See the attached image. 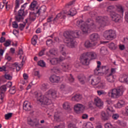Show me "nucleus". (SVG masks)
Wrapping results in <instances>:
<instances>
[{"instance_id": "f257e3e1", "label": "nucleus", "mask_w": 128, "mask_h": 128, "mask_svg": "<svg viewBox=\"0 0 128 128\" xmlns=\"http://www.w3.org/2000/svg\"><path fill=\"white\" fill-rule=\"evenodd\" d=\"M58 92L54 89H50L47 91L44 95H42L38 92H34V96L38 104H40L42 106H50L52 104V98H56L58 96L56 94Z\"/></svg>"}, {"instance_id": "37998d69", "label": "nucleus", "mask_w": 128, "mask_h": 128, "mask_svg": "<svg viewBox=\"0 0 128 128\" xmlns=\"http://www.w3.org/2000/svg\"><path fill=\"white\" fill-rule=\"evenodd\" d=\"M16 92V86H14L12 88H10L9 90V92L10 94H14V93Z\"/></svg>"}, {"instance_id": "2eb2a0df", "label": "nucleus", "mask_w": 128, "mask_h": 128, "mask_svg": "<svg viewBox=\"0 0 128 128\" xmlns=\"http://www.w3.org/2000/svg\"><path fill=\"white\" fill-rule=\"evenodd\" d=\"M6 87L4 84L0 87V100H4V94L6 92Z\"/></svg>"}, {"instance_id": "aec40b11", "label": "nucleus", "mask_w": 128, "mask_h": 128, "mask_svg": "<svg viewBox=\"0 0 128 128\" xmlns=\"http://www.w3.org/2000/svg\"><path fill=\"white\" fill-rule=\"evenodd\" d=\"M106 82H110V84H112V82H114V75H112V74H109L106 76Z\"/></svg>"}, {"instance_id": "774afa93", "label": "nucleus", "mask_w": 128, "mask_h": 128, "mask_svg": "<svg viewBox=\"0 0 128 128\" xmlns=\"http://www.w3.org/2000/svg\"><path fill=\"white\" fill-rule=\"evenodd\" d=\"M68 128H76V124H70L68 126Z\"/></svg>"}, {"instance_id": "a878e982", "label": "nucleus", "mask_w": 128, "mask_h": 128, "mask_svg": "<svg viewBox=\"0 0 128 128\" xmlns=\"http://www.w3.org/2000/svg\"><path fill=\"white\" fill-rule=\"evenodd\" d=\"M100 54L102 56H106L108 54V48L106 47L102 46L100 49Z\"/></svg>"}, {"instance_id": "69168bd1", "label": "nucleus", "mask_w": 128, "mask_h": 128, "mask_svg": "<svg viewBox=\"0 0 128 128\" xmlns=\"http://www.w3.org/2000/svg\"><path fill=\"white\" fill-rule=\"evenodd\" d=\"M4 85L6 86V88H12V82H8L6 84Z\"/></svg>"}, {"instance_id": "1a4fd4ad", "label": "nucleus", "mask_w": 128, "mask_h": 128, "mask_svg": "<svg viewBox=\"0 0 128 128\" xmlns=\"http://www.w3.org/2000/svg\"><path fill=\"white\" fill-rule=\"evenodd\" d=\"M46 12V6H42L40 8H38V7L35 8L33 14L40 16V14H44Z\"/></svg>"}, {"instance_id": "c85d7f7f", "label": "nucleus", "mask_w": 128, "mask_h": 128, "mask_svg": "<svg viewBox=\"0 0 128 128\" xmlns=\"http://www.w3.org/2000/svg\"><path fill=\"white\" fill-rule=\"evenodd\" d=\"M84 46L85 48H92V46H94V43L90 42V40H87L84 43Z\"/></svg>"}, {"instance_id": "8fccbe9b", "label": "nucleus", "mask_w": 128, "mask_h": 128, "mask_svg": "<svg viewBox=\"0 0 128 128\" xmlns=\"http://www.w3.org/2000/svg\"><path fill=\"white\" fill-rule=\"evenodd\" d=\"M13 66H16V70L17 72H20V66H18V62L14 63V64H13Z\"/></svg>"}, {"instance_id": "f704fd0d", "label": "nucleus", "mask_w": 128, "mask_h": 128, "mask_svg": "<svg viewBox=\"0 0 128 128\" xmlns=\"http://www.w3.org/2000/svg\"><path fill=\"white\" fill-rule=\"evenodd\" d=\"M126 103L124 102V100H120L118 101V102L117 103V106L118 108H120L124 106V104Z\"/></svg>"}, {"instance_id": "393cba45", "label": "nucleus", "mask_w": 128, "mask_h": 128, "mask_svg": "<svg viewBox=\"0 0 128 128\" xmlns=\"http://www.w3.org/2000/svg\"><path fill=\"white\" fill-rule=\"evenodd\" d=\"M66 14L71 16H76V10L74 8H72L70 10L69 12H66Z\"/></svg>"}, {"instance_id": "c756f323", "label": "nucleus", "mask_w": 128, "mask_h": 128, "mask_svg": "<svg viewBox=\"0 0 128 128\" xmlns=\"http://www.w3.org/2000/svg\"><path fill=\"white\" fill-rule=\"evenodd\" d=\"M36 4H38V2H36V0H33L30 6V8L34 10V8H35L36 6Z\"/></svg>"}, {"instance_id": "680f3d73", "label": "nucleus", "mask_w": 128, "mask_h": 128, "mask_svg": "<svg viewBox=\"0 0 128 128\" xmlns=\"http://www.w3.org/2000/svg\"><path fill=\"white\" fill-rule=\"evenodd\" d=\"M118 118H120V115L118 114H114L112 116V118H113V120H118Z\"/></svg>"}, {"instance_id": "20e7f679", "label": "nucleus", "mask_w": 128, "mask_h": 128, "mask_svg": "<svg viewBox=\"0 0 128 128\" xmlns=\"http://www.w3.org/2000/svg\"><path fill=\"white\" fill-rule=\"evenodd\" d=\"M90 58L91 60L96 58V54L94 52H89L84 53L80 57V61L84 66H88L90 64Z\"/></svg>"}, {"instance_id": "3c124183", "label": "nucleus", "mask_w": 128, "mask_h": 128, "mask_svg": "<svg viewBox=\"0 0 128 128\" xmlns=\"http://www.w3.org/2000/svg\"><path fill=\"white\" fill-rule=\"evenodd\" d=\"M12 116V113H8L4 115L5 120H10Z\"/></svg>"}, {"instance_id": "13d9d810", "label": "nucleus", "mask_w": 128, "mask_h": 128, "mask_svg": "<svg viewBox=\"0 0 128 128\" xmlns=\"http://www.w3.org/2000/svg\"><path fill=\"white\" fill-rule=\"evenodd\" d=\"M117 8L118 12H121V14H124V8H122V6H117Z\"/></svg>"}, {"instance_id": "5701e85b", "label": "nucleus", "mask_w": 128, "mask_h": 128, "mask_svg": "<svg viewBox=\"0 0 128 128\" xmlns=\"http://www.w3.org/2000/svg\"><path fill=\"white\" fill-rule=\"evenodd\" d=\"M65 14H66V11H62L56 16L54 20L56 21L58 18H66Z\"/></svg>"}, {"instance_id": "4d7b16f0", "label": "nucleus", "mask_w": 128, "mask_h": 128, "mask_svg": "<svg viewBox=\"0 0 128 128\" xmlns=\"http://www.w3.org/2000/svg\"><path fill=\"white\" fill-rule=\"evenodd\" d=\"M16 22L18 21L16 20L12 23V28H18V24Z\"/></svg>"}, {"instance_id": "a211bd4d", "label": "nucleus", "mask_w": 128, "mask_h": 128, "mask_svg": "<svg viewBox=\"0 0 128 128\" xmlns=\"http://www.w3.org/2000/svg\"><path fill=\"white\" fill-rule=\"evenodd\" d=\"M94 104L98 108H100L102 106H104V102H102V100L98 97L94 98Z\"/></svg>"}, {"instance_id": "6ab92c4d", "label": "nucleus", "mask_w": 128, "mask_h": 128, "mask_svg": "<svg viewBox=\"0 0 128 128\" xmlns=\"http://www.w3.org/2000/svg\"><path fill=\"white\" fill-rule=\"evenodd\" d=\"M110 115L108 114V112H101V118L102 120H104V122L106 120H110Z\"/></svg>"}, {"instance_id": "4468645a", "label": "nucleus", "mask_w": 128, "mask_h": 128, "mask_svg": "<svg viewBox=\"0 0 128 128\" xmlns=\"http://www.w3.org/2000/svg\"><path fill=\"white\" fill-rule=\"evenodd\" d=\"M50 82L53 84L56 83L58 84L60 82V77L57 76L56 75H52L49 78Z\"/></svg>"}, {"instance_id": "a19ab883", "label": "nucleus", "mask_w": 128, "mask_h": 128, "mask_svg": "<svg viewBox=\"0 0 128 128\" xmlns=\"http://www.w3.org/2000/svg\"><path fill=\"white\" fill-rule=\"evenodd\" d=\"M10 44H12V40H7L4 44V46H5V48H8V46H10Z\"/></svg>"}, {"instance_id": "6e6d98bb", "label": "nucleus", "mask_w": 128, "mask_h": 128, "mask_svg": "<svg viewBox=\"0 0 128 128\" xmlns=\"http://www.w3.org/2000/svg\"><path fill=\"white\" fill-rule=\"evenodd\" d=\"M114 125L110 123L107 122L104 124V128H112Z\"/></svg>"}, {"instance_id": "338daca9", "label": "nucleus", "mask_w": 128, "mask_h": 128, "mask_svg": "<svg viewBox=\"0 0 128 128\" xmlns=\"http://www.w3.org/2000/svg\"><path fill=\"white\" fill-rule=\"evenodd\" d=\"M60 51L62 52H64V44H60L59 46Z\"/></svg>"}, {"instance_id": "58836bf2", "label": "nucleus", "mask_w": 128, "mask_h": 128, "mask_svg": "<svg viewBox=\"0 0 128 128\" xmlns=\"http://www.w3.org/2000/svg\"><path fill=\"white\" fill-rule=\"evenodd\" d=\"M108 46H109V48L112 50H116V48H117L116 45L112 42L109 44Z\"/></svg>"}, {"instance_id": "e2e57ef3", "label": "nucleus", "mask_w": 128, "mask_h": 128, "mask_svg": "<svg viewBox=\"0 0 128 128\" xmlns=\"http://www.w3.org/2000/svg\"><path fill=\"white\" fill-rule=\"evenodd\" d=\"M0 72H6V65L0 67Z\"/></svg>"}, {"instance_id": "09e8293b", "label": "nucleus", "mask_w": 128, "mask_h": 128, "mask_svg": "<svg viewBox=\"0 0 128 128\" xmlns=\"http://www.w3.org/2000/svg\"><path fill=\"white\" fill-rule=\"evenodd\" d=\"M113 10H114V6H110L107 8V11L109 12L110 14H112V12H114V11H112Z\"/></svg>"}, {"instance_id": "dca6fc26", "label": "nucleus", "mask_w": 128, "mask_h": 128, "mask_svg": "<svg viewBox=\"0 0 128 128\" xmlns=\"http://www.w3.org/2000/svg\"><path fill=\"white\" fill-rule=\"evenodd\" d=\"M100 82V78L98 76H94L91 80V84L92 86H98Z\"/></svg>"}, {"instance_id": "5fc2aeb1", "label": "nucleus", "mask_w": 128, "mask_h": 128, "mask_svg": "<svg viewBox=\"0 0 128 128\" xmlns=\"http://www.w3.org/2000/svg\"><path fill=\"white\" fill-rule=\"evenodd\" d=\"M97 88H104V86H106V84L104 82H100L98 84Z\"/></svg>"}, {"instance_id": "49530a36", "label": "nucleus", "mask_w": 128, "mask_h": 128, "mask_svg": "<svg viewBox=\"0 0 128 128\" xmlns=\"http://www.w3.org/2000/svg\"><path fill=\"white\" fill-rule=\"evenodd\" d=\"M97 94L98 96H106V92H104V90H98Z\"/></svg>"}, {"instance_id": "72a5a7b5", "label": "nucleus", "mask_w": 128, "mask_h": 128, "mask_svg": "<svg viewBox=\"0 0 128 128\" xmlns=\"http://www.w3.org/2000/svg\"><path fill=\"white\" fill-rule=\"evenodd\" d=\"M61 66L63 70H64V72H66V70H68L70 65L68 64L63 63L61 64Z\"/></svg>"}, {"instance_id": "cd10ccee", "label": "nucleus", "mask_w": 128, "mask_h": 128, "mask_svg": "<svg viewBox=\"0 0 128 128\" xmlns=\"http://www.w3.org/2000/svg\"><path fill=\"white\" fill-rule=\"evenodd\" d=\"M50 62L54 66L60 62V59H58V58H53L50 60Z\"/></svg>"}, {"instance_id": "0eeeda50", "label": "nucleus", "mask_w": 128, "mask_h": 128, "mask_svg": "<svg viewBox=\"0 0 128 128\" xmlns=\"http://www.w3.org/2000/svg\"><path fill=\"white\" fill-rule=\"evenodd\" d=\"M24 16H26V13L24 9L20 8L18 10L17 14L14 16L15 20L18 22H20L24 20Z\"/></svg>"}, {"instance_id": "f03ea898", "label": "nucleus", "mask_w": 128, "mask_h": 128, "mask_svg": "<svg viewBox=\"0 0 128 128\" xmlns=\"http://www.w3.org/2000/svg\"><path fill=\"white\" fill-rule=\"evenodd\" d=\"M82 32L80 30L76 31H66L64 34V42L66 44L68 48H74L76 46L74 38H80Z\"/></svg>"}, {"instance_id": "7c9ffc66", "label": "nucleus", "mask_w": 128, "mask_h": 128, "mask_svg": "<svg viewBox=\"0 0 128 128\" xmlns=\"http://www.w3.org/2000/svg\"><path fill=\"white\" fill-rule=\"evenodd\" d=\"M54 122H60V114L58 112H56L54 114Z\"/></svg>"}, {"instance_id": "9b49d317", "label": "nucleus", "mask_w": 128, "mask_h": 128, "mask_svg": "<svg viewBox=\"0 0 128 128\" xmlns=\"http://www.w3.org/2000/svg\"><path fill=\"white\" fill-rule=\"evenodd\" d=\"M110 16L112 18V20L115 22H118L120 20H122L120 15L116 14V12H112L110 14Z\"/></svg>"}, {"instance_id": "473e14b6", "label": "nucleus", "mask_w": 128, "mask_h": 128, "mask_svg": "<svg viewBox=\"0 0 128 128\" xmlns=\"http://www.w3.org/2000/svg\"><path fill=\"white\" fill-rule=\"evenodd\" d=\"M49 52L52 56H56L58 54V50L56 48H52L50 50Z\"/></svg>"}, {"instance_id": "79ce46f5", "label": "nucleus", "mask_w": 128, "mask_h": 128, "mask_svg": "<svg viewBox=\"0 0 128 128\" xmlns=\"http://www.w3.org/2000/svg\"><path fill=\"white\" fill-rule=\"evenodd\" d=\"M41 88L42 90H44V92H46V90H48V88H50V86H48V84H42Z\"/></svg>"}, {"instance_id": "4c0bfd02", "label": "nucleus", "mask_w": 128, "mask_h": 128, "mask_svg": "<svg viewBox=\"0 0 128 128\" xmlns=\"http://www.w3.org/2000/svg\"><path fill=\"white\" fill-rule=\"evenodd\" d=\"M38 40V36L35 35L33 36L32 39V44L33 46H36V42Z\"/></svg>"}, {"instance_id": "39448f33", "label": "nucleus", "mask_w": 128, "mask_h": 128, "mask_svg": "<svg viewBox=\"0 0 128 128\" xmlns=\"http://www.w3.org/2000/svg\"><path fill=\"white\" fill-rule=\"evenodd\" d=\"M122 94H124V87L120 86L117 88L110 90L108 96L112 98H118L120 96H122Z\"/></svg>"}, {"instance_id": "a18cd8bd", "label": "nucleus", "mask_w": 128, "mask_h": 128, "mask_svg": "<svg viewBox=\"0 0 128 128\" xmlns=\"http://www.w3.org/2000/svg\"><path fill=\"white\" fill-rule=\"evenodd\" d=\"M122 78L125 82L128 84V74H123Z\"/></svg>"}, {"instance_id": "b1692460", "label": "nucleus", "mask_w": 128, "mask_h": 128, "mask_svg": "<svg viewBox=\"0 0 128 128\" xmlns=\"http://www.w3.org/2000/svg\"><path fill=\"white\" fill-rule=\"evenodd\" d=\"M100 70L102 72V74H108V70H110V68L107 66H102Z\"/></svg>"}, {"instance_id": "ddd939ff", "label": "nucleus", "mask_w": 128, "mask_h": 128, "mask_svg": "<svg viewBox=\"0 0 128 128\" xmlns=\"http://www.w3.org/2000/svg\"><path fill=\"white\" fill-rule=\"evenodd\" d=\"M106 103L107 104V108H106V112H114V110L112 107V102L110 99H107L106 100Z\"/></svg>"}, {"instance_id": "2f4dec72", "label": "nucleus", "mask_w": 128, "mask_h": 128, "mask_svg": "<svg viewBox=\"0 0 128 128\" xmlns=\"http://www.w3.org/2000/svg\"><path fill=\"white\" fill-rule=\"evenodd\" d=\"M56 21V20H54V16H50L47 18V22L48 24H50V22H53V24H54Z\"/></svg>"}, {"instance_id": "864d4df0", "label": "nucleus", "mask_w": 128, "mask_h": 128, "mask_svg": "<svg viewBox=\"0 0 128 128\" xmlns=\"http://www.w3.org/2000/svg\"><path fill=\"white\" fill-rule=\"evenodd\" d=\"M46 44L48 46H50L52 44V40L48 39L46 42Z\"/></svg>"}, {"instance_id": "412c9836", "label": "nucleus", "mask_w": 128, "mask_h": 128, "mask_svg": "<svg viewBox=\"0 0 128 128\" xmlns=\"http://www.w3.org/2000/svg\"><path fill=\"white\" fill-rule=\"evenodd\" d=\"M90 40L92 42H96L100 38V35L96 33H94L90 35Z\"/></svg>"}, {"instance_id": "de8ad7c7", "label": "nucleus", "mask_w": 128, "mask_h": 128, "mask_svg": "<svg viewBox=\"0 0 128 128\" xmlns=\"http://www.w3.org/2000/svg\"><path fill=\"white\" fill-rule=\"evenodd\" d=\"M100 66H97L96 68L94 70V74L96 76H98L100 74Z\"/></svg>"}, {"instance_id": "423d86ee", "label": "nucleus", "mask_w": 128, "mask_h": 128, "mask_svg": "<svg viewBox=\"0 0 128 128\" xmlns=\"http://www.w3.org/2000/svg\"><path fill=\"white\" fill-rule=\"evenodd\" d=\"M104 37L107 40H112L116 38V31L112 30H106L104 33Z\"/></svg>"}, {"instance_id": "0e129e2a", "label": "nucleus", "mask_w": 128, "mask_h": 128, "mask_svg": "<svg viewBox=\"0 0 128 128\" xmlns=\"http://www.w3.org/2000/svg\"><path fill=\"white\" fill-rule=\"evenodd\" d=\"M4 77H5V78H6V80H10L12 78V76H10L9 74H5Z\"/></svg>"}, {"instance_id": "f3484780", "label": "nucleus", "mask_w": 128, "mask_h": 128, "mask_svg": "<svg viewBox=\"0 0 128 128\" xmlns=\"http://www.w3.org/2000/svg\"><path fill=\"white\" fill-rule=\"evenodd\" d=\"M23 110L26 112H30L32 110L30 103L28 101H25L23 104Z\"/></svg>"}, {"instance_id": "4be33fe9", "label": "nucleus", "mask_w": 128, "mask_h": 128, "mask_svg": "<svg viewBox=\"0 0 128 128\" xmlns=\"http://www.w3.org/2000/svg\"><path fill=\"white\" fill-rule=\"evenodd\" d=\"M82 98V95L80 94H76L74 96L72 97V100L78 102H80V100H81Z\"/></svg>"}, {"instance_id": "c03bdc74", "label": "nucleus", "mask_w": 128, "mask_h": 128, "mask_svg": "<svg viewBox=\"0 0 128 128\" xmlns=\"http://www.w3.org/2000/svg\"><path fill=\"white\" fill-rule=\"evenodd\" d=\"M38 66H42V68H44L46 66V62H44V61L41 60L38 62Z\"/></svg>"}, {"instance_id": "bb28decb", "label": "nucleus", "mask_w": 128, "mask_h": 128, "mask_svg": "<svg viewBox=\"0 0 128 128\" xmlns=\"http://www.w3.org/2000/svg\"><path fill=\"white\" fill-rule=\"evenodd\" d=\"M78 78L82 84H84V80H86V76H84L82 74L79 75L78 76Z\"/></svg>"}, {"instance_id": "c9c22d12", "label": "nucleus", "mask_w": 128, "mask_h": 128, "mask_svg": "<svg viewBox=\"0 0 128 128\" xmlns=\"http://www.w3.org/2000/svg\"><path fill=\"white\" fill-rule=\"evenodd\" d=\"M20 8V0H16L14 14H16V10Z\"/></svg>"}, {"instance_id": "9d476101", "label": "nucleus", "mask_w": 128, "mask_h": 128, "mask_svg": "<svg viewBox=\"0 0 128 128\" xmlns=\"http://www.w3.org/2000/svg\"><path fill=\"white\" fill-rule=\"evenodd\" d=\"M108 16H101L98 20V24L100 26H98V28H104L108 24Z\"/></svg>"}, {"instance_id": "052dcab7", "label": "nucleus", "mask_w": 128, "mask_h": 128, "mask_svg": "<svg viewBox=\"0 0 128 128\" xmlns=\"http://www.w3.org/2000/svg\"><path fill=\"white\" fill-rule=\"evenodd\" d=\"M46 48H44L39 52V56H42L44 54V52H46Z\"/></svg>"}, {"instance_id": "bf43d9fd", "label": "nucleus", "mask_w": 128, "mask_h": 128, "mask_svg": "<svg viewBox=\"0 0 128 128\" xmlns=\"http://www.w3.org/2000/svg\"><path fill=\"white\" fill-rule=\"evenodd\" d=\"M85 128H94L92 127V124L91 122H88L86 124Z\"/></svg>"}, {"instance_id": "e433bc0d", "label": "nucleus", "mask_w": 128, "mask_h": 128, "mask_svg": "<svg viewBox=\"0 0 128 128\" xmlns=\"http://www.w3.org/2000/svg\"><path fill=\"white\" fill-rule=\"evenodd\" d=\"M84 20H78L76 22V26H78V28H82V26H84Z\"/></svg>"}, {"instance_id": "f8f14e48", "label": "nucleus", "mask_w": 128, "mask_h": 128, "mask_svg": "<svg viewBox=\"0 0 128 128\" xmlns=\"http://www.w3.org/2000/svg\"><path fill=\"white\" fill-rule=\"evenodd\" d=\"M84 106L80 104H77L74 106V110L76 114H81L84 112Z\"/></svg>"}, {"instance_id": "603ef678", "label": "nucleus", "mask_w": 128, "mask_h": 128, "mask_svg": "<svg viewBox=\"0 0 128 128\" xmlns=\"http://www.w3.org/2000/svg\"><path fill=\"white\" fill-rule=\"evenodd\" d=\"M68 80L70 82H74V76L72 74H69Z\"/></svg>"}, {"instance_id": "6e6552de", "label": "nucleus", "mask_w": 128, "mask_h": 128, "mask_svg": "<svg viewBox=\"0 0 128 128\" xmlns=\"http://www.w3.org/2000/svg\"><path fill=\"white\" fill-rule=\"evenodd\" d=\"M28 124L34 128H38L40 126V120L36 118L32 120L30 118H28Z\"/></svg>"}, {"instance_id": "7ed1b4c3", "label": "nucleus", "mask_w": 128, "mask_h": 128, "mask_svg": "<svg viewBox=\"0 0 128 128\" xmlns=\"http://www.w3.org/2000/svg\"><path fill=\"white\" fill-rule=\"evenodd\" d=\"M81 30L84 34H90V32L96 30V25L95 24L94 20L89 18L86 20V24H84V26L81 27Z\"/></svg>"}, {"instance_id": "ea45409f", "label": "nucleus", "mask_w": 128, "mask_h": 128, "mask_svg": "<svg viewBox=\"0 0 128 128\" xmlns=\"http://www.w3.org/2000/svg\"><path fill=\"white\" fill-rule=\"evenodd\" d=\"M63 108L64 110H70V103L68 102H65L63 104Z\"/></svg>"}]
</instances>
